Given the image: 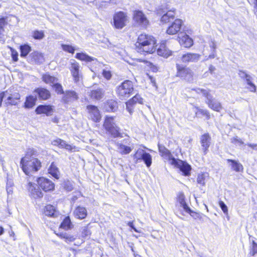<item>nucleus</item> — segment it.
<instances>
[{"mask_svg":"<svg viewBox=\"0 0 257 257\" xmlns=\"http://www.w3.org/2000/svg\"><path fill=\"white\" fill-rule=\"evenodd\" d=\"M57 212L55 207L51 205H47L45 206V214L48 216L55 217L57 215Z\"/></svg>","mask_w":257,"mask_h":257,"instance_id":"32","label":"nucleus"},{"mask_svg":"<svg viewBox=\"0 0 257 257\" xmlns=\"http://www.w3.org/2000/svg\"><path fill=\"white\" fill-rule=\"evenodd\" d=\"M73 213L76 218L83 219L86 217L87 211L85 207L78 206L74 210Z\"/></svg>","mask_w":257,"mask_h":257,"instance_id":"25","label":"nucleus"},{"mask_svg":"<svg viewBox=\"0 0 257 257\" xmlns=\"http://www.w3.org/2000/svg\"><path fill=\"white\" fill-rule=\"evenodd\" d=\"M179 42L181 45L186 48H189L193 45V40L186 34L181 33L178 36Z\"/></svg>","mask_w":257,"mask_h":257,"instance_id":"17","label":"nucleus"},{"mask_svg":"<svg viewBox=\"0 0 257 257\" xmlns=\"http://www.w3.org/2000/svg\"><path fill=\"white\" fill-rule=\"evenodd\" d=\"M172 165H174L180 169V170L183 173L185 176L190 175L191 171V166L185 162L180 160L173 159L172 161Z\"/></svg>","mask_w":257,"mask_h":257,"instance_id":"11","label":"nucleus"},{"mask_svg":"<svg viewBox=\"0 0 257 257\" xmlns=\"http://www.w3.org/2000/svg\"><path fill=\"white\" fill-rule=\"evenodd\" d=\"M79 97L78 94L73 90H66L62 97L63 101L65 103H69L77 100Z\"/></svg>","mask_w":257,"mask_h":257,"instance_id":"15","label":"nucleus"},{"mask_svg":"<svg viewBox=\"0 0 257 257\" xmlns=\"http://www.w3.org/2000/svg\"><path fill=\"white\" fill-rule=\"evenodd\" d=\"M20 165L27 175H31L32 173L37 172L42 166L41 162L36 158L21 159Z\"/></svg>","mask_w":257,"mask_h":257,"instance_id":"2","label":"nucleus"},{"mask_svg":"<svg viewBox=\"0 0 257 257\" xmlns=\"http://www.w3.org/2000/svg\"><path fill=\"white\" fill-rule=\"evenodd\" d=\"M144 152L145 151L144 150L139 149L132 156L134 159L135 160V163L137 164L139 162V161L142 160Z\"/></svg>","mask_w":257,"mask_h":257,"instance_id":"40","label":"nucleus"},{"mask_svg":"<svg viewBox=\"0 0 257 257\" xmlns=\"http://www.w3.org/2000/svg\"><path fill=\"white\" fill-rule=\"evenodd\" d=\"M75 58L81 61H84L87 62H91L96 60V59L90 57L87 55L86 53H77L76 54Z\"/></svg>","mask_w":257,"mask_h":257,"instance_id":"34","label":"nucleus"},{"mask_svg":"<svg viewBox=\"0 0 257 257\" xmlns=\"http://www.w3.org/2000/svg\"><path fill=\"white\" fill-rule=\"evenodd\" d=\"M37 181L40 187L45 192L52 191L54 189V184L47 178L39 177L37 179Z\"/></svg>","mask_w":257,"mask_h":257,"instance_id":"12","label":"nucleus"},{"mask_svg":"<svg viewBox=\"0 0 257 257\" xmlns=\"http://www.w3.org/2000/svg\"><path fill=\"white\" fill-rule=\"evenodd\" d=\"M182 24V21L181 20L176 19L167 30V33L169 35H175L177 34L180 30Z\"/></svg>","mask_w":257,"mask_h":257,"instance_id":"16","label":"nucleus"},{"mask_svg":"<svg viewBox=\"0 0 257 257\" xmlns=\"http://www.w3.org/2000/svg\"><path fill=\"white\" fill-rule=\"evenodd\" d=\"M88 118L94 122H99L101 119L100 111L97 107L93 105H88L86 106Z\"/></svg>","mask_w":257,"mask_h":257,"instance_id":"8","label":"nucleus"},{"mask_svg":"<svg viewBox=\"0 0 257 257\" xmlns=\"http://www.w3.org/2000/svg\"><path fill=\"white\" fill-rule=\"evenodd\" d=\"M71 222L69 217H66L61 224V227L65 229L70 228Z\"/></svg>","mask_w":257,"mask_h":257,"instance_id":"43","label":"nucleus"},{"mask_svg":"<svg viewBox=\"0 0 257 257\" xmlns=\"http://www.w3.org/2000/svg\"><path fill=\"white\" fill-rule=\"evenodd\" d=\"M13 186V183L12 181L8 180V182L7 183V191L9 194H12Z\"/></svg>","mask_w":257,"mask_h":257,"instance_id":"54","label":"nucleus"},{"mask_svg":"<svg viewBox=\"0 0 257 257\" xmlns=\"http://www.w3.org/2000/svg\"><path fill=\"white\" fill-rule=\"evenodd\" d=\"M62 49L64 51L68 52L70 53H74L75 49L71 45H62Z\"/></svg>","mask_w":257,"mask_h":257,"instance_id":"50","label":"nucleus"},{"mask_svg":"<svg viewBox=\"0 0 257 257\" xmlns=\"http://www.w3.org/2000/svg\"><path fill=\"white\" fill-rule=\"evenodd\" d=\"M59 147L60 148H65L67 150H72V147L70 145L66 144L65 141L61 139V141L60 142Z\"/></svg>","mask_w":257,"mask_h":257,"instance_id":"53","label":"nucleus"},{"mask_svg":"<svg viewBox=\"0 0 257 257\" xmlns=\"http://www.w3.org/2000/svg\"><path fill=\"white\" fill-rule=\"evenodd\" d=\"M36 100L37 97H34L32 95H30L27 97L25 103V107L27 108H30L33 107L35 105Z\"/></svg>","mask_w":257,"mask_h":257,"instance_id":"35","label":"nucleus"},{"mask_svg":"<svg viewBox=\"0 0 257 257\" xmlns=\"http://www.w3.org/2000/svg\"><path fill=\"white\" fill-rule=\"evenodd\" d=\"M157 53L159 55L166 58L168 57L171 55V52L166 48L164 43L161 44L160 47L157 49Z\"/></svg>","mask_w":257,"mask_h":257,"instance_id":"27","label":"nucleus"},{"mask_svg":"<svg viewBox=\"0 0 257 257\" xmlns=\"http://www.w3.org/2000/svg\"><path fill=\"white\" fill-rule=\"evenodd\" d=\"M231 142L234 144H239V145L243 144L244 143L237 137H233L231 139Z\"/></svg>","mask_w":257,"mask_h":257,"instance_id":"58","label":"nucleus"},{"mask_svg":"<svg viewBox=\"0 0 257 257\" xmlns=\"http://www.w3.org/2000/svg\"><path fill=\"white\" fill-rule=\"evenodd\" d=\"M129 138L124 139L121 141H118L115 142L117 151L121 155H127L130 154L133 150V148L127 146L130 144Z\"/></svg>","mask_w":257,"mask_h":257,"instance_id":"5","label":"nucleus"},{"mask_svg":"<svg viewBox=\"0 0 257 257\" xmlns=\"http://www.w3.org/2000/svg\"><path fill=\"white\" fill-rule=\"evenodd\" d=\"M20 98V95L19 93H15L11 94L8 96L6 100V104L8 105H17L18 101Z\"/></svg>","mask_w":257,"mask_h":257,"instance_id":"28","label":"nucleus"},{"mask_svg":"<svg viewBox=\"0 0 257 257\" xmlns=\"http://www.w3.org/2000/svg\"><path fill=\"white\" fill-rule=\"evenodd\" d=\"M32 36L35 39L41 40L44 37L45 35L43 31L36 30L33 32Z\"/></svg>","mask_w":257,"mask_h":257,"instance_id":"44","label":"nucleus"},{"mask_svg":"<svg viewBox=\"0 0 257 257\" xmlns=\"http://www.w3.org/2000/svg\"><path fill=\"white\" fill-rule=\"evenodd\" d=\"M246 145L251 148L252 149L257 151V144L248 143Z\"/></svg>","mask_w":257,"mask_h":257,"instance_id":"62","label":"nucleus"},{"mask_svg":"<svg viewBox=\"0 0 257 257\" xmlns=\"http://www.w3.org/2000/svg\"><path fill=\"white\" fill-rule=\"evenodd\" d=\"M136 103H142L143 99L139 94H136L132 99L128 100V104H136Z\"/></svg>","mask_w":257,"mask_h":257,"instance_id":"45","label":"nucleus"},{"mask_svg":"<svg viewBox=\"0 0 257 257\" xmlns=\"http://www.w3.org/2000/svg\"><path fill=\"white\" fill-rule=\"evenodd\" d=\"M158 13L163 15L161 18V22L167 23L175 18V10H169V8H161L158 11Z\"/></svg>","mask_w":257,"mask_h":257,"instance_id":"6","label":"nucleus"},{"mask_svg":"<svg viewBox=\"0 0 257 257\" xmlns=\"http://www.w3.org/2000/svg\"><path fill=\"white\" fill-rule=\"evenodd\" d=\"M158 146L161 156L164 159L168 160L170 161V163L172 164V159L175 158L173 157L170 151L163 145L158 144Z\"/></svg>","mask_w":257,"mask_h":257,"instance_id":"22","label":"nucleus"},{"mask_svg":"<svg viewBox=\"0 0 257 257\" xmlns=\"http://www.w3.org/2000/svg\"><path fill=\"white\" fill-rule=\"evenodd\" d=\"M238 75L241 79H243L246 82L247 84L249 86L247 88L250 91L253 92L256 91V86L252 82V78L250 75L248 74L244 71L239 70L238 72Z\"/></svg>","mask_w":257,"mask_h":257,"instance_id":"13","label":"nucleus"},{"mask_svg":"<svg viewBox=\"0 0 257 257\" xmlns=\"http://www.w3.org/2000/svg\"><path fill=\"white\" fill-rule=\"evenodd\" d=\"M31 47L28 45H24L20 47L21 56L23 57H26L31 51Z\"/></svg>","mask_w":257,"mask_h":257,"instance_id":"41","label":"nucleus"},{"mask_svg":"<svg viewBox=\"0 0 257 257\" xmlns=\"http://www.w3.org/2000/svg\"><path fill=\"white\" fill-rule=\"evenodd\" d=\"M27 188L31 196L34 198H42L43 197V193L36 184L30 182L28 184Z\"/></svg>","mask_w":257,"mask_h":257,"instance_id":"20","label":"nucleus"},{"mask_svg":"<svg viewBox=\"0 0 257 257\" xmlns=\"http://www.w3.org/2000/svg\"><path fill=\"white\" fill-rule=\"evenodd\" d=\"M143 156V157H142V160L144 161V163L148 168L150 167L152 163V156L149 153L145 151Z\"/></svg>","mask_w":257,"mask_h":257,"instance_id":"39","label":"nucleus"},{"mask_svg":"<svg viewBox=\"0 0 257 257\" xmlns=\"http://www.w3.org/2000/svg\"><path fill=\"white\" fill-rule=\"evenodd\" d=\"M177 200L180 206L183 208L185 212L190 211V208L188 206L185 201V196L182 192H179L177 195Z\"/></svg>","mask_w":257,"mask_h":257,"instance_id":"26","label":"nucleus"},{"mask_svg":"<svg viewBox=\"0 0 257 257\" xmlns=\"http://www.w3.org/2000/svg\"><path fill=\"white\" fill-rule=\"evenodd\" d=\"M126 16L122 12L116 13L113 16L114 26L116 29H122L125 26Z\"/></svg>","mask_w":257,"mask_h":257,"instance_id":"10","label":"nucleus"},{"mask_svg":"<svg viewBox=\"0 0 257 257\" xmlns=\"http://www.w3.org/2000/svg\"><path fill=\"white\" fill-rule=\"evenodd\" d=\"M37 114H45L49 116L51 115L53 112V108L51 105H39L36 109Z\"/></svg>","mask_w":257,"mask_h":257,"instance_id":"24","label":"nucleus"},{"mask_svg":"<svg viewBox=\"0 0 257 257\" xmlns=\"http://www.w3.org/2000/svg\"><path fill=\"white\" fill-rule=\"evenodd\" d=\"M200 143L204 154H206L211 144V137L208 133H205L200 137Z\"/></svg>","mask_w":257,"mask_h":257,"instance_id":"14","label":"nucleus"},{"mask_svg":"<svg viewBox=\"0 0 257 257\" xmlns=\"http://www.w3.org/2000/svg\"><path fill=\"white\" fill-rule=\"evenodd\" d=\"M12 57L13 61L17 62L18 60V53L14 50H12Z\"/></svg>","mask_w":257,"mask_h":257,"instance_id":"61","label":"nucleus"},{"mask_svg":"<svg viewBox=\"0 0 257 257\" xmlns=\"http://www.w3.org/2000/svg\"><path fill=\"white\" fill-rule=\"evenodd\" d=\"M113 138L121 137L120 130L116 125L110 128V129L105 130Z\"/></svg>","mask_w":257,"mask_h":257,"instance_id":"33","label":"nucleus"},{"mask_svg":"<svg viewBox=\"0 0 257 257\" xmlns=\"http://www.w3.org/2000/svg\"><path fill=\"white\" fill-rule=\"evenodd\" d=\"M177 76L188 81H191L193 80V72L189 68L183 67L177 64Z\"/></svg>","mask_w":257,"mask_h":257,"instance_id":"7","label":"nucleus"},{"mask_svg":"<svg viewBox=\"0 0 257 257\" xmlns=\"http://www.w3.org/2000/svg\"><path fill=\"white\" fill-rule=\"evenodd\" d=\"M251 250H250L249 254L253 256L257 253V243L253 240L251 241Z\"/></svg>","mask_w":257,"mask_h":257,"instance_id":"51","label":"nucleus"},{"mask_svg":"<svg viewBox=\"0 0 257 257\" xmlns=\"http://www.w3.org/2000/svg\"><path fill=\"white\" fill-rule=\"evenodd\" d=\"M127 225L131 227L135 231L140 232V231L134 226L133 222H128Z\"/></svg>","mask_w":257,"mask_h":257,"instance_id":"64","label":"nucleus"},{"mask_svg":"<svg viewBox=\"0 0 257 257\" xmlns=\"http://www.w3.org/2000/svg\"><path fill=\"white\" fill-rule=\"evenodd\" d=\"M117 108V103L113 100H108L106 104V109L108 111H115Z\"/></svg>","mask_w":257,"mask_h":257,"instance_id":"38","label":"nucleus"},{"mask_svg":"<svg viewBox=\"0 0 257 257\" xmlns=\"http://www.w3.org/2000/svg\"><path fill=\"white\" fill-rule=\"evenodd\" d=\"M90 234H91L90 231L87 227H84L82 229V236L83 237H89V235H90Z\"/></svg>","mask_w":257,"mask_h":257,"instance_id":"56","label":"nucleus"},{"mask_svg":"<svg viewBox=\"0 0 257 257\" xmlns=\"http://www.w3.org/2000/svg\"><path fill=\"white\" fill-rule=\"evenodd\" d=\"M43 81L52 86L55 82H57L58 79L54 76H51L49 74H45L42 76Z\"/></svg>","mask_w":257,"mask_h":257,"instance_id":"31","label":"nucleus"},{"mask_svg":"<svg viewBox=\"0 0 257 257\" xmlns=\"http://www.w3.org/2000/svg\"><path fill=\"white\" fill-rule=\"evenodd\" d=\"M48 173L56 179L59 178L60 173L54 162H52L48 168Z\"/></svg>","mask_w":257,"mask_h":257,"instance_id":"29","label":"nucleus"},{"mask_svg":"<svg viewBox=\"0 0 257 257\" xmlns=\"http://www.w3.org/2000/svg\"><path fill=\"white\" fill-rule=\"evenodd\" d=\"M31 58V61L37 64H41L44 61L43 55L38 52H34L30 55Z\"/></svg>","mask_w":257,"mask_h":257,"instance_id":"30","label":"nucleus"},{"mask_svg":"<svg viewBox=\"0 0 257 257\" xmlns=\"http://www.w3.org/2000/svg\"><path fill=\"white\" fill-rule=\"evenodd\" d=\"M134 91L133 82L130 80H125L118 86L116 89L117 96L121 100L128 98Z\"/></svg>","mask_w":257,"mask_h":257,"instance_id":"4","label":"nucleus"},{"mask_svg":"<svg viewBox=\"0 0 257 257\" xmlns=\"http://www.w3.org/2000/svg\"><path fill=\"white\" fill-rule=\"evenodd\" d=\"M200 55L198 54L188 53L183 54L181 59L184 63L196 62L200 59Z\"/></svg>","mask_w":257,"mask_h":257,"instance_id":"21","label":"nucleus"},{"mask_svg":"<svg viewBox=\"0 0 257 257\" xmlns=\"http://www.w3.org/2000/svg\"><path fill=\"white\" fill-rule=\"evenodd\" d=\"M37 156V151L34 149H28L27 151L25 156L22 159H31L33 158H36Z\"/></svg>","mask_w":257,"mask_h":257,"instance_id":"42","label":"nucleus"},{"mask_svg":"<svg viewBox=\"0 0 257 257\" xmlns=\"http://www.w3.org/2000/svg\"><path fill=\"white\" fill-rule=\"evenodd\" d=\"M58 235L61 238L65 239L66 242H72L75 239L73 236L67 234L66 233H60L58 234Z\"/></svg>","mask_w":257,"mask_h":257,"instance_id":"46","label":"nucleus"},{"mask_svg":"<svg viewBox=\"0 0 257 257\" xmlns=\"http://www.w3.org/2000/svg\"><path fill=\"white\" fill-rule=\"evenodd\" d=\"M105 91L102 88H93L89 92V96L93 100H99L104 96Z\"/></svg>","mask_w":257,"mask_h":257,"instance_id":"18","label":"nucleus"},{"mask_svg":"<svg viewBox=\"0 0 257 257\" xmlns=\"http://www.w3.org/2000/svg\"><path fill=\"white\" fill-rule=\"evenodd\" d=\"M133 19L137 25L144 28L146 27L149 24V21L146 16L141 11H134Z\"/></svg>","mask_w":257,"mask_h":257,"instance_id":"9","label":"nucleus"},{"mask_svg":"<svg viewBox=\"0 0 257 257\" xmlns=\"http://www.w3.org/2000/svg\"><path fill=\"white\" fill-rule=\"evenodd\" d=\"M7 24L6 19L5 18H0V35L4 31V27Z\"/></svg>","mask_w":257,"mask_h":257,"instance_id":"55","label":"nucleus"},{"mask_svg":"<svg viewBox=\"0 0 257 257\" xmlns=\"http://www.w3.org/2000/svg\"><path fill=\"white\" fill-rule=\"evenodd\" d=\"M192 90L198 93H201L206 98L205 102L210 109L218 112H219L222 109L221 103L214 98L208 90L200 88H196Z\"/></svg>","mask_w":257,"mask_h":257,"instance_id":"3","label":"nucleus"},{"mask_svg":"<svg viewBox=\"0 0 257 257\" xmlns=\"http://www.w3.org/2000/svg\"><path fill=\"white\" fill-rule=\"evenodd\" d=\"M186 212L188 213H189L190 214V215L195 219H202V214L201 213L193 211L192 210H191V209H190V211Z\"/></svg>","mask_w":257,"mask_h":257,"instance_id":"49","label":"nucleus"},{"mask_svg":"<svg viewBox=\"0 0 257 257\" xmlns=\"http://www.w3.org/2000/svg\"><path fill=\"white\" fill-rule=\"evenodd\" d=\"M197 110L198 111L196 113V115L201 114L202 115L206 117L207 119H209L210 118V113L207 110L200 108H197Z\"/></svg>","mask_w":257,"mask_h":257,"instance_id":"48","label":"nucleus"},{"mask_svg":"<svg viewBox=\"0 0 257 257\" xmlns=\"http://www.w3.org/2000/svg\"><path fill=\"white\" fill-rule=\"evenodd\" d=\"M156 46L154 37L146 34L140 35L135 44L136 50L140 53H153L156 50Z\"/></svg>","mask_w":257,"mask_h":257,"instance_id":"1","label":"nucleus"},{"mask_svg":"<svg viewBox=\"0 0 257 257\" xmlns=\"http://www.w3.org/2000/svg\"><path fill=\"white\" fill-rule=\"evenodd\" d=\"M115 125L116 124L114 122V118L112 116H106L103 123V126L105 130L110 129Z\"/></svg>","mask_w":257,"mask_h":257,"instance_id":"36","label":"nucleus"},{"mask_svg":"<svg viewBox=\"0 0 257 257\" xmlns=\"http://www.w3.org/2000/svg\"><path fill=\"white\" fill-rule=\"evenodd\" d=\"M219 206L224 213H227L228 212V208L225 204L222 201L219 202Z\"/></svg>","mask_w":257,"mask_h":257,"instance_id":"59","label":"nucleus"},{"mask_svg":"<svg viewBox=\"0 0 257 257\" xmlns=\"http://www.w3.org/2000/svg\"><path fill=\"white\" fill-rule=\"evenodd\" d=\"M227 161L231 163V168L234 171L240 172L243 170L242 165L237 161L231 159H227Z\"/></svg>","mask_w":257,"mask_h":257,"instance_id":"37","label":"nucleus"},{"mask_svg":"<svg viewBox=\"0 0 257 257\" xmlns=\"http://www.w3.org/2000/svg\"><path fill=\"white\" fill-rule=\"evenodd\" d=\"M205 175L204 174H199L198 176L197 181L198 184L203 186L205 184Z\"/></svg>","mask_w":257,"mask_h":257,"instance_id":"52","label":"nucleus"},{"mask_svg":"<svg viewBox=\"0 0 257 257\" xmlns=\"http://www.w3.org/2000/svg\"><path fill=\"white\" fill-rule=\"evenodd\" d=\"M60 141H61L60 139H57L52 142V144L54 146L59 147Z\"/></svg>","mask_w":257,"mask_h":257,"instance_id":"63","label":"nucleus"},{"mask_svg":"<svg viewBox=\"0 0 257 257\" xmlns=\"http://www.w3.org/2000/svg\"><path fill=\"white\" fill-rule=\"evenodd\" d=\"M70 70L74 82L75 83L79 82L80 78H81V75L79 73V64L77 62L74 61L73 62L71 63Z\"/></svg>","mask_w":257,"mask_h":257,"instance_id":"19","label":"nucleus"},{"mask_svg":"<svg viewBox=\"0 0 257 257\" xmlns=\"http://www.w3.org/2000/svg\"><path fill=\"white\" fill-rule=\"evenodd\" d=\"M52 86L55 89V91L58 93L60 94H64L65 92L64 91L63 89L62 86L61 84H60L59 83H57V82H55L53 85H52Z\"/></svg>","mask_w":257,"mask_h":257,"instance_id":"47","label":"nucleus"},{"mask_svg":"<svg viewBox=\"0 0 257 257\" xmlns=\"http://www.w3.org/2000/svg\"><path fill=\"white\" fill-rule=\"evenodd\" d=\"M102 74L107 80H109L111 77V74L109 71L103 70Z\"/></svg>","mask_w":257,"mask_h":257,"instance_id":"57","label":"nucleus"},{"mask_svg":"<svg viewBox=\"0 0 257 257\" xmlns=\"http://www.w3.org/2000/svg\"><path fill=\"white\" fill-rule=\"evenodd\" d=\"M133 105L134 104H128V101L126 102V108L131 114L134 111Z\"/></svg>","mask_w":257,"mask_h":257,"instance_id":"60","label":"nucleus"},{"mask_svg":"<svg viewBox=\"0 0 257 257\" xmlns=\"http://www.w3.org/2000/svg\"><path fill=\"white\" fill-rule=\"evenodd\" d=\"M34 92L37 94L39 99L42 100H47L51 96L50 91L46 88L39 87L34 90Z\"/></svg>","mask_w":257,"mask_h":257,"instance_id":"23","label":"nucleus"}]
</instances>
